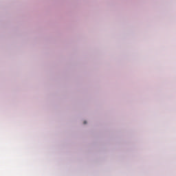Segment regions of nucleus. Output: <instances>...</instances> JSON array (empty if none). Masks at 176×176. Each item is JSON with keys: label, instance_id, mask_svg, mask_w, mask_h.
Returning a JSON list of instances; mask_svg holds the SVG:
<instances>
[{"label": "nucleus", "instance_id": "obj_1", "mask_svg": "<svg viewBox=\"0 0 176 176\" xmlns=\"http://www.w3.org/2000/svg\"><path fill=\"white\" fill-rule=\"evenodd\" d=\"M84 124H86V121L84 122Z\"/></svg>", "mask_w": 176, "mask_h": 176}]
</instances>
